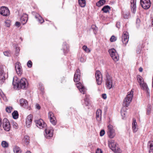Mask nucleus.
<instances>
[{
  "label": "nucleus",
  "instance_id": "obj_7",
  "mask_svg": "<svg viewBox=\"0 0 153 153\" xmlns=\"http://www.w3.org/2000/svg\"><path fill=\"white\" fill-rule=\"evenodd\" d=\"M35 122L36 126L40 129L45 128L47 125L41 119L36 120Z\"/></svg>",
  "mask_w": 153,
  "mask_h": 153
},
{
  "label": "nucleus",
  "instance_id": "obj_46",
  "mask_svg": "<svg viewBox=\"0 0 153 153\" xmlns=\"http://www.w3.org/2000/svg\"><path fill=\"white\" fill-rule=\"evenodd\" d=\"M4 55L7 56H9L10 55V53L8 51H5L4 52Z\"/></svg>",
  "mask_w": 153,
  "mask_h": 153
},
{
  "label": "nucleus",
  "instance_id": "obj_48",
  "mask_svg": "<svg viewBox=\"0 0 153 153\" xmlns=\"http://www.w3.org/2000/svg\"><path fill=\"white\" fill-rule=\"evenodd\" d=\"M13 127L15 128H17L18 125V124L16 122H13Z\"/></svg>",
  "mask_w": 153,
  "mask_h": 153
},
{
  "label": "nucleus",
  "instance_id": "obj_6",
  "mask_svg": "<svg viewBox=\"0 0 153 153\" xmlns=\"http://www.w3.org/2000/svg\"><path fill=\"white\" fill-rule=\"evenodd\" d=\"M108 52L113 60L115 62L117 61L119 59V56L114 49H111L108 51Z\"/></svg>",
  "mask_w": 153,
  "mask_h": 153
},
{
  "label": "nucleus",
  "instance_id": "obj_20",
  "mask_svg": "<svg viewBox=\"0 0 153 153\" xmlns=\"http://www.w3.org/2000/svg\"><path fill=\"white\" fill-rule=\"evenodd\" d=\"M28 20V16L26 14H24L20 18V22L23 25L25 24Z\"/></svg>",
  "mask_w": 153,
  "mask_h": 153
},
{
  "label": "nucleus",
  "instance_id": "obj_25",
  "mask_svg": "<svg viewBox=\"0 0 153 153\" xmlns=\"http://www.w3.org/2000/svg\"><path fill=\"white\" fill-rule=\"evenodd\" d=\"M148 147L149 149V153H153V141H149L148 143Z\"/></svg>",
  "mask_w": 153,
  "mask_h": 153
},
{
  "label": "nucleus",
  "instance_id": "obj_52",
  "mask_svg": "<svg viewBox=\"0 0 153 153\" xmlns=\"http://www.w3.org/2000/svg\"><path fill=\"white\" fill-rule=\"evenodd\" d=\"M100 19H102V20H103L104 21H105V16H103L102 15H101L100 16Z\"/></svg>",
  "mask_w": 153,
  "mask_h": 153
},
{
  "label": "nucleus",
  "instance_id": "obj_17",
  "mask_svg": "<svg viewBox=\"0 0 153 153\" xmlns=\"http://www.w3.org/2000/svg\"><path fill=\"white\" fill-rule=\"evenodd\" d=\"M136 0H131V8L132 12L135 13L136 10Z\"/></svg>",
  "mask_w": 153,
  "mask_h": 153
},
{
  "label": "nucleus",
  "instance_id": "obj_37",
  "mask_svg": "<svg viewBox=\"0 0 153 153\" xmlns=\"http://www.w3.org/2000/svg\"><path fill=\"white\" fill-rule=\"evenodd\" d=\"M32 121L29 120H26V125L27 128H29L32 123Z\"/></svg>",
  "mask_w": 153,
  "mask_h": 153
},
{
  "label": "nucleus",
  "instance_id": "obj_10",
  "mask_svg": "<svg viewBox=\"0 0 153 153\" xmlns=\"http://www.w3.org/2000/svg\"><path fill=\"white\" fill-rule=\"evenodd\" d=\"M0 14L4 16H7L10 14L8 8L5 6H2L0 8Z\"/></svg>",
  "mask_w": 153,
  "mask_h": 153
},
{
  "label": "nucleus",
  "instance_id": "obj_54",
  "mask_svg": "<svg viewBox=\"0 0 153 153\" xmlns=\"http://www.w3.org/2000/svg\"><path fill=\"white\" fill-rule=\"evenodd\" d=\"M80 61L81 62H83L85 61V59H84L83 57H81L80 59Z\"/></svg>",
  "mask_w": 153,
  "mask_h": 153
},
{
  "label": "nucleus",
  "instance_id": "obj_11",
  "mask_svg": "<svg viewBox=\"0 0 153 153\" xmlns=\"http://www.w3.org/2000/svg\"><path fill=\"white\" fill-rule=\"evenodd\" d=\"M140 3L142 7L144 9H148L151 6L150 0H140Z\"/></svg>",
  "mask_w": 153,
  "mask_h": 153
},
{
  "label": "nucleus",
  "instance_id": "obj_51",
  "mask_svg": "<svg viewBox=\"0 0 153 153\" xmlns=\"http://www.w3.org/2000/svg\"><path fill=\"white\" fill-rule=\"evenodd\" d=\"M36 108L38 109V110L40 109L41 108V107H40L39 105L37 103L36 104Z\"/></svg>",
  "mask_w": 153,
  "mask_h": 153
},
{
  "label": "nucleus",
  "instance_id": "obj_15",
  "mask_svg": "<svg viewBox=\"0 0 153 153\" xmlns=\"http://www.w3.org/2000/svg\"><path fill=\"white\" fill-rule=\"evenodd\" d=\"M80 78V70L78 69L76 70L74 76V81L75 82H77L79 81Z\"/></svg>",
  "mask_w": 153,
  "mask_h": 153
},
{
  "label": "nucleus",
  "instance_id": "obj_32",
  "mask_svg": "<svg viewBox=\"0 0 153 153\" xmlns=\"http://www.w3.org/2000/svg\"><path fill=\"white\" fill-rule=\"evenodd\" d=\"M14 151L15 153H21L22 152L20 148L17 146L15 147Z\"/></svg>",
  "mask_w": 153,
  "mask_h": 153
},
{
  "label": "nucleus",
  "instance_id": "obj_21",
  "mask_svg": "<svg viewBox=\"0 0 153 153\" xmlns=\"http://www.w3.org/2000/svg\"><path fill=\"white\" fill-rule=\"evenodd\" d=\"M20 104L21 106L26 108L27 107L28 102L26 100L22 99L20 100Z\"/></svg>",
  "mask_w": 153,
  "mask_h": 153
},
{
  "label": "nucleus",
  "instance_id": "obj_57",
  "mask_svg": "<svg viewBox=\"0 0 153 153\" xmlns=\"http://www.w3.org/2000/svg\"><path fill=\"white\" fill-rule=\"evenodd\" d=\"M140 72H142L143 71V68H140L139 69Z\"/></svg>",
  "mask_w": 153,
  "mask_h": 153
},
{
  "label": "nucleus",
  "instance_id": "obj_12",
  "mask_svg": "<svg viewBox=\"0 0 153 153\" xmlns=\"http://www.w3.org/2000/svg\"><path fill=\"white\" fill-rule=\"evenodd\" d=\"M107 80H106V86L108 89L112 87V80L111 77L108 74H106Z\"/></svg>",
  "mask_w": 153,
  "mask_h": 153
},
{
  "label": "nucleus",
  "instance_id": "obj_13",
  "mask_svg": "<svg viewBox=\"0 0 153 153\" xmlns=\"http://www.w3.org/2000/svg\"><path fill=\"white\" fill-rule=\"evenodd\" d=\"M95 76L97 84L100 85L102 83V77L100 72L99 71H97L95 73Z\"/></svg>",
  "mask_w": 153,
  "mask_h": 153
},
{
  "label": "nucleus",
  "instance_id": "obj_16",
  "mask_svg": "<svg viewBox=\"0 0 153 153\" xmlns=\"http://www.w3.org/2000/svg\"><path fill=\"white\" fill-rule=\"evenodd\" d=\"M48 117L50 119V121L51 123L54 125L56 124V120L53 113L51 112L48 113Z\"/></svg>",
  "mask_w": 153,
  "mask_h": 153
},
{
  "label": "nucleus",
  "instance_id": "obj_22",
  "mask_svg": "<svg viewBox=\"0 0 153 153\" xmlns=\"http://www.w3.org/2000/svg\"><path fill=\"white\" fill-rule=\"evenodd\" d=\"M46 134L45 136L46 138H50L53 136L52 130L45 129Z\"/></svg>",
  "mask_w": 153,
  "mask_h": 153
},
{
  "label": "nucleus",
  "instance_id": "obj_38",
  "mask_svg": "<svg viewBox=\"0 0 153 153\" xmlns=\"http://www.w3.org/2000/svg\"><path fill=\"white\" fill-rule=\"evenodd\" d=\"M33 118V116L31 114L28 115L27 117L26 120H29L32 121V119Z\"/></svg>",
  "mask_w": 153,
  "mask_h": 153
},
{
  "label": "nucleus",
  "instance_id": "obj_31",
  "mask_svg": "<svg viewBox=\"0 0 153 153\" xmlns=\"http://www.w3.org/2000/svg\"><path fill=\"white\" fill-rule=\"evenodd\" d=\"M29 137L27 135L25 136L23 140L26 144H28L29 143Z\"/></svg>",
  "mask_w": 153,
  "mask_h": 153
},
{
  "label": "nucleus",
  "instance_id": "obj_39",
  "mask_svg": "<svg viewBox=\"0 0 153 153\" xmlns=\"http://www.w3.org/2000/svg\"><path fill=\"white\" fill-rule=\"evenodd\" d=\"M13 108L12 107H7L6 108V111L8 113H10L12 111Z\"/></svg>",
  "mask_w": 153,
  "mask_h": 153
},
{
  "label": "nucleus",
  "instance_id": "obj_55",
  "mask_svg": "<svg viewBox=\"0 0 153 153\" xmlns=\"http://www.w3.org/2000/svg\"><path fill=\"white\" fill-rule=\"evenodd\" d=\"M102 10L104 13H105V6H104L103 7L102 9Z\"/></svg>",
  "mask_w": 153,
  "mask_h": 153
},
{
  "label": "nucleus",
  "instance_id": "obj_27",
  "mask_svg": "<svg viewBox=\"0 0 153 153\" xmlns=\"http://www.w3.org/2000/svg\"><path fill=\"white\" fill-rule=\"evenodd\" d=\"M105 3V0H100L96 4V6L98 7H101Z\"/></svg>",
  "mask_w": 153,
  "mask_h": 153
},
{
  "label": "nucleus",
  "instance_id": "obj_43",
  "mask_svg": "<svg viewBox=\"0 0 153 153\" xmlns=\"http://www.w3.org/2000/svg\"><path fill=\"white\" fill-rule=\"evenodd\" d=\"M16 53L15 55L17 56L18 55L20 51V49L19 47H16Z\"/></svg>",
  "mask_w": 153,
  "mask_h": 153
},
{
  "label": "nucleus",
  "instance_id": "obj_4",
  "mask_svg": "<svg viewBox=\"0 0 153 153\" xmlns=\"http://www.w3.org/2000/svg\"><path fill=\"white\" fill-rule=\"evenodd\" d=\"M137 79L142 89L145 91L147 92H148V86L146 83L144 82L142 77L139 75L137 76Z\"/></svg>",
  "mask_w": 153,
  "mask_h": 153
},
{
  "label": "nucleus",
  "instance_id": "obj_8",
  "mask_svg": "<svg viewBox=\"0 0 153 153\" xmlns=\"http://www.w3.org/2000/svg\"><path fill=\"white\" fill-rule=\"evenodd\" d=\"M2 126L4 129L7 131L10 130V123L7 118H4L2 122Z\"/></svg>",
  "mask_w": 153,
  "mask_h": 153
},
{
  "label": "nucleus",
  "instance_id": "obj_24",
  "mask_svg": "<svg viewBox=\"0 0 153 153\" xmlns=\"http://www.w3.org/2000/svg\"><path fill=\"white\" fill-rule=\"evenodd\" d=\"M102 111L100 109H98L97 110L96 112V120L98 122L101 120Z\"/></svg>",
  "mask_w": 153,
  "mask_h": 153
},
{
  "label": "nucleus",
  "instance_id": "obj_9",
  "mask_svg": "<svg viewBox=\"0 0 153 153\" xmlns=\"http://www.w3.org/2000/svg\"><path fill=\"white\" fill-rule=\"evenodd\" d=\"M108 128L107 134L108 136L110 138H113L115 135V133L113 126L111 125H109L108 126Z\"/></svg>",
  "mask_w": 153,
  "mask_h": 153
},
{
  "label": "nucleus",
  "instance_id": "obj_1",
  "mask_svg": "<svg viewBox=\"0 0 153 153\" xmlns=\"http://www.w3.org/2000/svg\"><path fill=\"white\" fill-rule=\"evenodd\" d=\"M134 91L133 89H132L128 93L126 97L125 98L123 101V107L121 110V114L122 116L124 117L127 114V112L124 110L125 107H128L131 102L133 96Z\"/></svg>",
  "mask_w": 153,
  "mask_h": 153
},
{
  "label": "nucleus",
  "instance_id": "obj_18",
  "mask_svg": "<svg viewBox=\"0 0 153 153\" xmlns=\"http://www.w3.org/2000/svg\"><path fill=\"white\" fill-rule=\"evenodd\" d=\"M77 88L79 90L80 92L83 94H85L86 89L85 87L82 85L80 82L76 84Z\"/></svg>",
  "mask_w": 153,
  "mask_h": 153
},
{
  "label": "nucleus",
  "instance_id": "obj_44",
  "mask_svg": "<svg viewBox=\"0 0 153 153\" xmlns=\"http://www.w3.org/2000/svg\"><path fill=\"white\" fill-rule=\"evenodd\" d=\"M110 9L111 8L110 6L108 5H106V13H108Z\"/></svg>",
  "mask_w": 153,
  "mask_h": 153
},
{
  "label": "nucleus",
  "instance_id": "obj_45",
  "mask_svg": "<svg viewBox=\"0 0 153 153\" xmlns=\"http://www.w3.org/2000/svg\"><path fill=\"white\" fill-rule=\"evenodd\" d=\"M105 134V130L104 129L102 130L100 133V136H103Z\"/></svg>",
  "mask_w": 153,
  "mask_h": 153
},
{
  "label": "nucleus",
  "instance_id": "obj_33",
  "mask_svg": "<svg viewBox=\"0 0 153 153\" xmlns=\"http://www.w3.org/2000/svg\"><path fill=\"white\" fill-rule=\"evenodd\" d=\"M91 29L93 30L94 33L96 34L97 31V28L95 25H92L91 26Z\"/></svg>",
  "mask_w": 153,
  "mask_h": 153
},
{
  "label": "nucleus",
  "instance_id": "obj_59",
  "mask_svg": "<svg viewBox=\"0 0 153 153\" xmlns=\"http://www.w3.org/2000/svg\"><path fill=\"white\" fill-rule=\"evenodd\" d=\"M2 124V121L1 118H0V127L1 126Z\"/></svg>",
  "mask_w": 153,
  "mask_h": 153
},
{
  "label": "nucleus",
  "instance_id": "obj_26",
  "mask_svg": "<svg viewBox=\"0 0 153 153\" xmlns=\"http://www.w3.org/2000/svg\"><path fill=\"white\" fill-rule=\"evenodd\" d=\"M35 18L38 20L39 22L41 23H42L44 22V21L42 17L38 14L36 13L35 16Z\"/></svg>",
  "mask_w": 153,
  "mask_h": 153
},
{
  "label": "nucleus",
  "instance_id": "obj_30",
  "mask_svg": "<svg viewBox=\"0 0 153 153\" xmlns=\"http://www.w3.org/2000/svg\"><path fill=\"white\" fill-rule=\"evenodd\" d=\"M83 101L84 102V104L86 106L89 107L90 106V104L89 103L88 99L86 95L85 96V98L84 99Z\"/></svg>",
  "mask_w": 153,
  "mask_h": 153
},
{
  "label": "nucleus",
  "instance_id": "obj_2",
  "mask_svg": "<svg viewBox=\"0 0 153 153\" xmlns=\"http://www.w3.org/2000/svg\"><path fill=\"white\" fill-rule=\"evenodd\" d=\"M27 83V80L25 78H22L19 81L18 80V79L16 77H14L13 78V85L15 88L26 89Z\"/></svg>",
  "mask_w": 153,
  "mask_h": 153
},
{
  "label": "nucleus",
  "instance_id": "obj_36",
  "mask_svg": "<svg viewBox=\"0 0 153 153\" xmlns=\"http://www.w3.org/2000/svg\"><path fill=\"white\" fill-rule=\"evenodd\" d=\"M83 49L87 53H89L90 52V50L88 48L87 46L86 45H84L82 47Z\"/></svg>",
  "mask_w": 153,
  "mask_h": 153
},
{
  "label": "nucleus",
  "instance_id": "obj_47",
  "mask_svg": "<svg viewBox=\"0 0 153 153\" xmlns=\"http://www.w3.org/2000/svg\"><path fill=\"white\" fill-rule=\"evenodd\" d=\"M96 153H102V152L101 149L99 148H97L96 150Z\"/></svg>",
  "mask_w": 153,
  "mask_h": 153
},
{
  "label": "nucleus",
  "instance_id": "obj_19",
  "mask_svg": "<svg viewBox=\"0 0 153 153\" xmlns=\"http://www.w3.org/2000/svg\"><path fill=\"white\" fill-rule=\"evenodd\" d=\"M133 122L132 123V129L133 132L135 133L137 131L138 128L136 119L135 118H133Z\"/></svg>",
  "mask_w": 153,
  "mask_h": 153
},
{
  "label": "nucleus",
  "instance_id": "obj_58",
  "mask_svg": "<svg viewBox=\"0 0 153 153\" xmlns=\"http://www.w3.org/2000/svg\"><path fill=\"white\" fill-rule=\"evenodd\" d=\"M111 16L110 17H108L107 18V21H109L111 19L110 18V17L111 18Z\"/></svg>",
  "mask_w": 153,
  "mask_h": 153
},
{
  "label": "nucleus",
  "instance_id": "obj_34",
  "mask_svg": "<svg viewBox=\"0 0 153 153\" xmlns=\"http://www.w3.org/2000/svg\"><path fill=\"white\" fill-rule=\"evenodd\" d=\"M1 145L4 148L7 147L8 146V144L6 141H2L1 142Z\"/></svg>",
  "mask_w": 153,
  "mask_h": 153
},
{
  "label": "nucleus",
  "instance_id": "obj_62",
  "mask_svg": "<svg viewBox=\"0 0 153 153\" xmlns=\"http://www.w3.org/2000/svg\"><path fill=\"white\" fill-rule=\"evenodd\" d=\"M150 111V110H149V111H148L147 112V113H148V112H149Z\"/></svg>",
  "mask_w": 153,
  "mask_h": 153
},
{
  "label": "nucleus",
  "instance_id": "obj_29",
  "mask_svg": "<svg viewBox=\"0 0 153 153\" xmlns=\"http://www.w3.org/2000/svg\"><path fill=\"white\" fill-rule=\"evenodd\" d=\"M13 117V119H16L18 117L19 114L17 111H14L12 114Z\"/></svg>",
  "mask_w": 153,
  "mask_h": 153
},
{
  "label": "nucleus",
  "instance_id": "obj_60",
  "mask_svg": "<svg viewBox=\"0 0 153 153\" xmlns=\"http://www.w3.org/2000/svg\"><path fill=\"white\" fill-rule=\"evenodd\" d=\"M140 22V19H137L136 23H137L138 22Z\"/></svg>",
  "mask_w": 153,
  "mask_h": 153
},
{
  "label": "nucleus",
  "instance_id": "obj_61",
  "mask_svg": "<svg viewBox=\"0 0 153 153\" xmlns=\"http://www.w3.org/2000/svg\"><path fill=\"white\" fill-rule=\"evenodd\" d=\"M26 153H31V152L29 151H27L26 152Z\"/></svg>",
  "mask_w": 153,
  "mask_h": 153
},
{
  "label": "nucleus",
  "instance_id": "obj_41",
  "mask_svg": "<svg viewBox=\"0 0 153 153\" xmlns=\"http://www.w3.org/2000/svg\"><path fill=\"white\" fill-rule=\"evenodd\" d=\"M27 65L28 67L30 68L32 67V63L30 60H29L27 62Z\"/></svg>",
  "mask_w": 153,
  "mask_h": 153
},
{
  "label": "nucleus",
  "instance_id": "obj_23",
  "mask_svg": "<svg viewBox=\"0 0 153 153\" xmlns=\"http://www.w3.org/2000/svg\"><path fill=\"white\" fill-rule=\"evenodd\" d=\"M62 49L65 54L67 53L69 51V47L66 42H64L62 45Z\"/></svg>",
  "mask_w": 153,
  "mask_h": 153
},
{
  "label": "nucleus",
  "instance_id": "obj_28",
  "mask_svg": "<svg viewBox=\"0 0 153 153\" xmlns=\"http://www.w3.org/2000/svg\"><path fill=\"white\" fill-rule=\"evenodd\" d=\"M78 3L81 7H84L86 5L85 0H78Z\"/></svg>",
  "mask_w": 153,
  "mask_h": 153
},
{
  "label": "nucleus",
  "instance_id": "obj_49",
  "mask_svg": "<svg viewBox=\"0 0 153 153\" xmlns=\"http://www.w3.org/2000/svg\"><path fill=\"white\" fill-rule=\"evenodd\" d=\"M129 14H123V17L125 19H128V18Z\"/></svg>",
  "mask_w": 153,
  "mask_h": 153
},
{
  "label": "nucleus",
  "instance_id": "obj_35",
  "mask_svg": "<svg viewBox=\"0 0 153 153\" xmlns=\"http://www.w3.org/2000/svg\"><path fill=\"white\" fill-rule=\"evenodd\" d=\"M16 72L18 74H21L22 72V70L21 69V66L16 69Z\"/></svg>",
  "mask_w": 153,
  "mask_h": 153
},
{
  "label": "nucleus",
  "instance_id": "obj_42",
  "mask_svg": "<svg viewBox=\"0 0 153 153\" xmlns=\"http://www.w3.org/2000/svg\"><path fill=\"white\" fill-rule=\"evenodd\" d=\"M20 66H21V64L19 62H17L15 64V68L16 69L20 67Z\"/></svg>",
  "mask_w": 153,
  "mask_h": 153
},
{
  "label": "nucleus",
  "instance_id": "obj_14",
  "mask_svg": "<svg viewBox=\"0 0 153 153\" xmlns=\"http://www.w3.org/2000/svg\"><path fill=\"white\" fill-rule=\"evenodd\" d=\"M128 33L126 31L124 32L122 36V41L123 44L126 45L128 41Z\"/></svg>",
  "mask_w": 153,
  "mask_h": 153
},
{
  "label": "nucleus",
  "instance_id": "obj_50",
  "mask_svg": "<svg viewBox=\"0 0 153 153\" xmlns=\"http://www.w3.org/2000/svg\"><path fill=\"white\" fill-rule=\"evenodd\" d=\"M15 25L18 27H19L20 25V23L19 22H16L15 23Z\"/></svg>",
  "mask_w": 153,
  "mask_h": 153
},
{
  "label": "nucleus",
  "instance_id": "obj_5",
  "mask_svg": "<svg viewBox=\"0 0 153 153\" xmlns=\"http://www.w3.org/2000/svg\"><path fill=\"white\" fill-rule=\"evenodd\" d=\"M4 66L0 64V81L1 84L3 83L6 79V74L4 70Z\"/></svg>",
  "mask_w": 153,
  "mask_h": 153
},
{
  "label": "nucleus",
  "instance_id": "obj_56",
  "mask_svg": "<svg viewBox=\"0 0 153 153\" xmlns=\"http://www.w3.org/2000/svg\"><path fill=\"white\" fill-rule=\"evenodd\" d=\"M102 97L103 99H105V94H102Z\"/></svg>",
  "mask_w": 153,
  "mask_h": 153
},
{
  "label": "nucleus",
  "instance_id": "obj_3",
  "mask_svg": "<svg viewBox=\"0 0 153 153\" xmlns=\"http://www.w3.org/2000/svg\"><path fill=\"white\" fill-rule=\"evenodd\" d=\"M117 144L113 140H111L108 141V145L110 148L116 153H121V151L117 146Z\"/></svg>",
  "mask_w": 153,
  "mask_h": 153
},
{
  "label": "nucleus",
  "instance_id": "obj_53",
  "mask_svg": "<svg viewBox=\"0 0 153 153\" xmlns=\"http://www.w3.org/2000/svg\"><path fill=\"white\" fill-rule=\"evenodd\" d=\"M1 97L3 98V100H6V98L4 95V94H1Z\"/></svg>",
  "mask_w": 153,
  "mask_h": 153
},
{
  "label": "nucleus",
  "instance_id": "obj_40",
  "mask_svg": "<svg viewBox=\"0 0 153 153\" xmlns=\"http://www.w3.org/2000/svg\"><path fill=\"white\" fill-rule=\"evenodd\" d=\"M117 40L116 38L114 36H111L110 39V41L111 42H114L116 41Z\"/></svg>",
  "mask_w": 153,
  "mask_h": 153
}]
</instances>
